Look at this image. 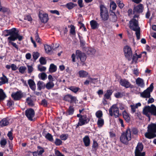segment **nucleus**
Segmentation results:
<instances>
[{
  "label": "nucleus",
  "mask_w": 156,
  "mask_h": 156,
  "mask_svg": "<svg viewBox=\"0 0 156 156\" xmlns=\"http://www.w3.org/2000/svg\"><path fill=\"white\" fill-rule=\"evenodd\" d=\"M9 34L10 35L7 38V40L9 44H12L17 49H18V48L16 44L12 41H14L18 39L19 41H21L23 37L20 35L18 33V31L15 28H13L9 31L8 32Z\"/></svg>",
  "instance_id": "nucleus-1"
},
{
  "label": "nucleus",
  "mask_w": 156,
  "mask_h": 156,
  "mask_svg": "<svg viewBox=\"0 0 156 156\" xmlns=\"http://www.w3.org/2000/svg\"><path fill=\"white\" fill-rule=\"evenodd\" d=\"M148 132L145 134V137L148 139H151L156 136L154 134L156 133V123H151L148 126Z\"/></svg>",
  "instance_id": "nucleus-2"
},
{
  "label": "nucleus",
  "mask_w": 156,
  "mask_h": 156,
  "mask_svg": "<svg viewBox=\"0 0 156 156\" xmlns=\"http://www.w3.org/2000/svg\"><path fill=\"white\" fill-rule=\"evenodd\" d=\"M76 55L74 54H73L71 56L72 61L73 62L77 61L79 62V59L82 62H84L86 60V57L84 53H82L80 51L77 50L76 51Z\"/></svg>",
  "instance_id": "nucleus-3"
},
{
  "label": "nucleus",
  "mask_w": 156,
  "mask_h": 156,
  "mask_svg": "<svg viewBox=\"0 0 156 156\" xmlns=\"http://www.w3.org/2000/svg\"><path fill=\"white\" fill-rule=\"evenodd\" d=\"M143 112L144 114L149 118L150 114L156 116V107L153 105L151 106H146L143 109Z\"/></svg>",
  "instance_id": "nucleus-4"
},
{
  "label": "nucleus",
  "mask_w": 156,
  "mask_h": 156,
  "mask_svg": "<svg viewBox=\"0 0 156 156\" xmlns=\"http://www.w3.org/2000/svg\"><path fill=\"white\" fill-rule=\"evenodd\" d=\"M131 139V131L129 129H126L125 132L122 133L120 138L121 142L124 144L127 143Z\"/></svg>",
  "instance_id": "nucleus-5"
},
{
  "label": "nucleus",
  "mask_w": 156,
  "mask_h": 156,
  "mask_svg": "<svg viewBox=\"0 0 156 156\" xmlns=\"http://www.w3.org/2000/svg\"><path fill=\"white\" fill-rule=\"evenodd\" d=\"M138 15H135L133 19L130 21L129 22V28L134 31L140 29L138 25V20L135 19L136 18H138Z\"/></svg>",
  "instance_id": "nucleus-6"
},
{
  "label": "nucleus",
  "mask_w": 156,
  "mask_h": 156,
  "mask_svg": "<svg viewBox=\"0 0 156 156\" xmlns=\"http://www.w3.org/2000/svg\"><path fill=\"white\" fill-rule=\"evenodd\" d=\"M109 113L111 116L114 115L115 118L119 115V112L118 106L117 104L113 105L109 109Z\"/></svg>",
  "instance_id": "nucleus-7"
},
{
  "label": "nucleus",
  "mask_w": 156,
  "mask_h": 156,
  "mask_svg": "<svg viewBox=\"0 0 156 156\" xmlns=\"http://www.w3.org/2000/svg\"><path fill=\"white\" fill-rule=\"evenodd\" d=\"M100 16L102 19L104 20H107L108 18V13L107 8L103 5L100 6Z\"/></svg>",
  "instance_id": "nucleus-8"
},
{
  "label": "nucleus",
  "mask_w": 156,
  "mask_h": 156,
  "mask_svg": "<svg viewBox=\"0 0 156 156\" xmlns=\"http://www.w3.org/2000/svg\"><path fill=\"white\" fill-rule=\"evenodd\" d=\"M153 88V84L151 83L149 87L140 93V96L144 98H150L151 93L152 91Z\"/></svg>",
  "instance_id": "nucleus-9"
},
{
  "label": "nucleus",
  "mask_w": 156,
  "mask_h": 156,
  "mask_svg": "<svg viewBox=\"0 0 156 156\" xmlns=\"http://www.w3.org/2000/svg\"><path fill=\"white\" fill-rule=\"evenodd\" d=\"M125 56L129 60H131L132 52L131 48L128 46H126L123 48Z\"/></svg>",
  "instance_id": "nucleus-10"
},
{
  "label": "nucleus",
  "mask_w": 156,
  "mask_h": 156,
  "mask_svg": "<svg viewBox=\"0 0 156 156\" xmlns=\"http://www.w3.org/2000/svg\"><path fill=\"white\" fill-rule=\"evenodd\" d=\"M143 148V146L141 143H138L135 151V156H144L145 153L141 152Z\"/></svg>",
  "instance_id": "nucleus-11"
},
{
  "label": "nucleus",
  "mask_w": 156,
  "mask_h": 156,
  "mask_svg": "<svg viewBox=\"0 0 156 156\" xmlns=\"http://www.w3.org/2000/svg\"><path fill=\"white\" fill-rule=\"evenodd\" d=\"M90 121V119L85 115L81 116L79 118L77 126H82L87 123Z\"/></svg>",
  "instance_id": "nucleus-12"
},
{
  "label": "nucleus",
  "mask_w": 156,
  "mask_h": 156,
  "mask_svg": "<svg viewBox=\"0 0 156 156\" xmlns=\"http://www.w3.org/2000/svg\"><path fill=\"white\" fill-rule=\"evenodd\" d=\"M25 114L28 119L32 121L33 120V118L34 116L35 112L33 109L30 108L26 110Z\"/></svg>",
  "instance_id": "nucleus-13"
},
{
  "label": "nucleus",
  "mask_w": 156,
  "mask_h": 156,
  "mask_svg": "<svg viewBox=\"0 0 156 156\" xmlns=\"http://www.w3.org/2000/svg\"><path fill=\"white\" fill-rule=\"evenodd\" d=\"M39 16L41 21L42 23H46L48 20V15L46 13H42L40 12Z\"/></svg>",
  "instance_id": "nucleus-14"
},
{
  "label": "nucleus",
  "mask_w": 156,
  "mask_h": 156,
  "mask_svg": "<svg viewBox=\"0 0 156 156\" xmlns=\"http://www.w3.org/2000/svg\"><path fill=\"white\" fill-rule=\"evenodd\" d=\"M144 9L143 5L142 4H140L135 6L133 9L134 13H140L142 12Z\"/></svg>",
  "instance_id": "nucleus-15"
},
{
  "label": "nucleus",
  "mask_w": 156,
  "mask_h": 156,
  "mask_svg": "<svg viewBox=\"0 0 156 156\" xmlns=\"http://www.w3.org/2000/svg\"><path fill=\"white\" fill-rule=\"evenodd\" d=\"M120 83L121 86L126 88L129 87L131 86V83L126 79L121 80L120 81Z\"/></svg>",
  "instance_id": "nucleus-16"
},
{
  "label": "nucleus",
  "mask_w": 156,
  "mask_h": 156,
  "mask_svg": "<svg viewBox=\"0 0 156 156\" xmlns=\"http://www.w3.org/2000/svg\"><path fill=\"white\" fill-rule=\"evenodd\" d=\"M12 98L15 100H18L20 99L22 97V94L20 92H17L12 93Z\"/></svg>",
  "instance_id": "nucleus-17"
},
{
  "label": "nucleus",
  "mask_w": 156,
  "mask_h": 156,
  "mask_svg": "<svg viewBox=\"0 0 156 156\" xmlns=\"http://www.w3.org/2000/svg\"><path fill=\"white\" fill-rule=\"evenodd\" d=\"M64 99L66 101H70L71 103L75 102L76 100V98L75 97L69 94L66 95Z\"/></svg>",
  "instance_id": "nucleus-18"
},
{
  "label": "nucleus",
  "mask_w": 156,
  "mask_h": 156,
  "mask_svg": "<svg viewBox=\"0 0 156 156\" xmlns=\"http://www.w3.org/2000/svg\"><path fill=\"white\" fill-rule=\"evenodd\" d=\"M136 84L139 87L143 88L145 86L144 80L140 77H138L136 80Z\"/></svg>",
  "instance_id": "nucleus-19"
},
{
  "label": "nucleus",
  "mask_w": 156,
  "mask_h": 156,
  "mask_svg": "<svg viewBox=\"0 0 156 156\" xmlns=\"http://www.w3.org/2000/svg\"><path fill=\"white\" fill-rule=\"evenodd\" d=\"M9 118H4L0 121V126L2 127L8 125L10 123Z\"/></svg>",
  "instance_id": "nucleus-20"
},
{
  "label": "nucleus",
  "mask_w": 156,
  "mask_h": 156,
  "mask_svg": "<svg viewBox=\"0 0 156 156\" xmlns=\"http://www.w3.org/2000/svg\"><path fill=\"white\" fill-rule=\"evenodd\" d=\"M142 56V54L136 52L133 55L132 58V62H134L136 63L137 62V60L138 58H140Z\"/></svg>",
  "instance_id": "nucleus-21"
},
{
  "label": "nucleus",
  "mask_w": 156,
  "mask_h": 156,
  "mask_svg": "<svg viewBox=\"0 0 156 156\" xmlns=\"http://www.w3.org/2000/svg\"><path fill=\"white\" fill-rule=\"evenodd\" d=\"M3 76L0 78L1 81H0V86L3 84L8 83V79L3 74H2Z\"/></svg>",
  "instance_id": "nucleus-22"
},
{
  "label": "nucleus",
  "mask_w": 156,
  "mask_h": 156,
  "mask_svg": "<svg viewBox=\"0 0 156 156\" xmlns=\"http://www.w3.org/2000/svg\"><path fill=\"white\" fill-rule=\"evenodd\" d=\"M78 74L80 77L85 78L87 76L88 73L86 71L81 70L78 72Z\"/></svg>",
  "instance_id": "nucleus-23"
},
{
  "label": "nucleus",
  "mask_w": 156,
  "mask_h": 156,
  "mask_svg": "<svg viewBox=\"0 0 156 156\" xmlns=\"http://www.w3.org/2000/svg\"><path fill=\"white\" fill-rule=\"evenodd\" d=\"M28 84L30 88L33 90L36 89V85L34 81L32 80H29L28 81Z\"/></svg>",
  "instance_id": "nucleus-24"
},
{
  "label": "nucleus",
  "mask_w": 156,
  "mask_h": 156,
  "mask_svg": "<svg viewBox=\"0 0 156 156\" xmlns=\"http://www.w3.org/2000/svg\"><path fill=\"white\" fill-rule=\"evenodd\" d=\"M83 142L86 147L88 146L90 144V139L88 136H86L83 139Z\"/></svg>",
  "instance_id": "nucleus-25"
},
{
  "label": "nucleus",
  "mask_w": 156,
  "mask_h": 156,
  "mask_svg": "<svg viewBox=\"0 0 156 156\" xmlns=\"http://www.w3.org/2000/svg\"><path fill=\"white\" fill-rule=\"evenodd\" d=\"M38 89L39 90H41V89H44L45 87V85L42 81H39L37 83Z\"/></svg>",
  "instance_id": "nucleus-26"
},
{
  "label": "nucleus",
  "mask_w": 156,
  "mask_h": 156,
  "mask_svg": "<svg viewBox=\"0 0 156 156\" xmlns=\"http://www.w3.org/2000/svg\"><path fill=\"white\" fill-rule=\"evenodd\" d=\"M112 92L113 91L112 90H108L106 93L104 95V98L108 99H110V96L112 94Z\"/></svg>",
  "instance_id": "nucleus-27"
},
{
  "label": "nucleus",
  "mask_w": 156,
  "mask_h": 156,
  "mask_svg": "<svg viewBox=\"0 0 156 156\" xmlns=\"http://www.w3.org/2000/svg\"><path fill=\"white\" fill-rule=\"evenodd\" d=\"M90 24L91 28L93 29H95L97 28L98 26V24L95 20H92L90 22Z\"/></svg>",
  "instance_id": "nucleus-28"
},
{
  "label": "nucleus",
  "mask_w": 156,
  "mask_h": 156,
  "mask_svg": "<svg viewBox=\"0 0 156 156\" xmlns=\"http://www.w3.org/2000/svg\"><path fill=\"white\" fill-rule=\"evenodd\" d=\"M54 86V84L52 81L48 82L45 85L46 88L48 90L50 89Z\"/></svg>",
  "instance_id": "nucleus-29"
},
{
  "label": "nucleus",
  "mask_w": 156,
  "mask_h": 156,
  "mask_svg": "<svg viewBox=\"0 0 156 156\" xmlns=\"http://www.w3.org/2000/svg\"><path fill=\"white\" fill-rule=\"evenodd\" d=\"M57 70L56 66L53 64H51L49 68V71L50 73H53L55 72Z\"/></svg>",
  "instance_id": "nucleus-30"
},
{
  "label": "nucleus",
  "mask_w": 156,
  "mask_h": 156,
  "mask_svg": "<svg viewBox=\"0 0 156 156\" xmlns=\"http://www.w3.org/2000/svg\"><path fill=\"white\" fill-rule=\"evenodd\" d=\"M122 114L123 117L125 120L127 121H129L130 119V117L128 114L126 112L124 111L122 112Z\"/></svg>",
  "instance_id": "nucleus-31"
},
{
  "label": "nucleus",
  "mask_w": 156,
  "mask_h": 156,
  "mask_svg": "<svg viewBox=\"0 0 156 156\" xmlns=\"http://www.w3.org/2000/svg\"><path fill=\"white\" fill-rule=\"evenodd\" d=\"M44 152L43 149L41 148L39 151H37V152H35L33 153L34 156H39L41 155Z\"/></svg>",
  "instance_id": "nucleus-32"
},
{
  "label": "nucleus",
  "mask_w": 156,
  "mask_h": 156,
  "mask_svg": "<svg viewBox=\"0 0 156 156\" xmlns=\"http://www.w3.org/2000/svg\"><path fill=\"white\" fill-rule=\"evenodd\" d=\"M104 124V120L102 118L98 119L97 121V125L99 127H101Z\"/></svg>",
  "instance_id": "nucleus-33"
},
{
  "label": "nucleus",
  "mask_w": 156,
  "mask_h": 156,
  "mask_svg": "<svg viewBox=\"0 0 156 156\" xmlns=\"http://www.w3.org/2000/svg\"><path fill=\"white\" fill-rule=\"evenodd\" d=\"M47 76V75L45 73H42L38 75L39 78L43 80H44L46 79Z\"/></svg>",
  "instance_id": "nucleus-34"
},
{
  "label": "nucleus",
  "mask_w": 156,
  "mask_h": 156,
  "mask_svg": "<svg viewBox=\"0 0 156 156\" xmlns=\"http://www.w3.org/2000/svg\"><path fill=\"white\" fill-rule=\"evenodd\" d=\"M44 48L46 53H49L51 52V48L50 46L48 45H45L44 46Z\"/></svg>",
  "instance_id": "nucleus-35"
},
{
  "label": "nucleus",
  "mask_w": 156,
  "mask_h": 156,
  "mask_svg": "<svg viewBox=\"0 0 156 156\" xmlns=\"http://www.w3.org/2000/svg\"><path fill=\"white\" fill-rule=\"evenodd\" d=\"M95 115L98 119L101 118L103 116L102 112L101 110L98 111L96 112Z\"/></svg>",
  "instance_id": "nucleus-36"
},
{
  "label": "nucleus",
  "mask_w": 156,
  "mask_h": 156,
  "mask_svg": "<svg viewBox=\"0 0 156 156\" xmlns=\"http://www.w3.org/2000/svg\"><path fill=\"white\" fill-rule=\"evenodd\" d=\"M45 137L50 141L51 142H53V136L51 135L49 133H48L46 135Z\"/></svg>",
  "instance_id": "nucleus-37"
},
{
  "label": "nucleus",
  "mask_w": 156,
  "mask_h": 156,
  "mask_svg": "<svg viewBox=\"0 0 156 156\" xmlns=\"http://www.w3.org/2000/svg\"><path fill=\"white\" fill-rule=\"evenodd\" d=\"M68 135L67 134H63L60 136V138L62 140H65L68 138Z\"/></svg>",
  "instance_id": "nucleus-38"
},
{
  "label": "nucleus",
  "mask_w": 156,
  "mask_h": 156,
  "mask_svg": "<svg viewBox=\"0 0 156 156\" xmlns=\"http://www.w3.org/2000/svg\"><path fill=\"white\" fill-rule=\"evenodd\" d=\"M54 143L56 145L59 146L62 144V141L60 139L56 138V139Z\"/></svg>",
  "instance_id": "nucleus-39"
},
{
  "label": "nucleus",
  "mask_w": 156,
  "mask_h": 156,
  "mask_svg": "<svg viewBox=\"0 0 156 156\" xmlns=\"http://www.w3.org/2000/svg\"><path fill=\"white\" fill-rule=\"evenodd\" d=\"M115 96L117 98H119L122 97L123 96L122 93L117 92L115 94Z\"/></svg>",
  "instance_id": "nucleus-40"
},
{
  "label": "nucleus",
  "mask_w": 156,
  "mask_h": 156,
  "mask_svg": "<svg viewBox=\"0 0 156 156\" xmlns=\"http://www.w3.org/2000/svg\"><path fill=\"white\" fill-rule=\"evenodd\" d=\"M26 101L27 103L30 106H32L33 104V101L29 97L27 98Z\"/></svg>",
  "instance_id": "nucleus-41"
},
{
  "label": "nucleus",
  "mask_w": 156,
  "mask_h": 156,
  "mask_svg": "<svg viewBox=\"0 0 156 156\" xmlns=\"http://www.w3.org/2000/svg\"><path fill=\"white\" fill-rule=\"evenodd\" d=\"M66 6L69 9H71L75 6V5L73 3L70 2L67 4Z\"/></svg>",
  "instance_id": "nucleus-42"
},
{
  "label": "nucleus",
  "mask_w": 156,
  "mask_h": 156,
  "mask_svg": "<svg viewBox=\"0 0 156 156\" xmlns=\"http://www.w3.org/2000/svg\"><path fill=\"white\" fill-rule=\"evenodd\" d=\"M26 69V67L24 66H22L20 67L19 68V72L22 73H24Z\"/></svg>",
  "instance_id": "nucleus-43"
},
{
  "label": "nucleus",
  "mask_w": 156,
  "mask_h": 156,
  "mask_svg": "<svg viewBox=\"0 0 156 156\" xmlns=\"http://www.w3.org/2000/svg\"><path fill=\"white\" fill-rule=\"evenodd\" d=\"M110 6L113 10H115L116 8V4L113 2H112L111 3Z\"/></svg>",
  "instance_id": "nucleus-44"
},
{
  "label": "nucleus",
  "mask_w": 156,
  "mask_h": 156,
  "mask_svg": "<svg viewBox=\"0 0 156 156\" xmlns=\"http://www.w3.org/2000/svg\"><path fill=\"white\" fill-rule=\"evenodd\" d=\"M39 56V53L36 52H34L33 53V57L34 59L36 60Z\"/></svg>",
  "instance_id": "nucleus-45"
},
{
  "label": "nucleus",
  "mask_w": 156,
  "mask_h": 156,
  "mask_svg": "<svg viewBox=\"0 0 156 156\" xmlns=\"http://www.w3.org/2000/svg\"><path fill=\"white\" fill-rule=\"evenodd\" d=\"M7 143L6 140L5 139H3L1 140L0 141L1 146L2 147H4L6 145Z\"/></svg>",
  "instance_id": "nucleus-46"
},
{
  "label": "nucleus",
  "mask_w": 156,
  "mask_h": 156,
  "mask_svg": "<svg viewBox=\"0 0 156 156\" xmlns=\"http://www.w3.org/2000/svg\"><path fill=\"white\" fill-rule=\"evenodd\" d=\"M88 51L89 52V54H94L95 53L96 50L94 48H89L88 49Z\"/></svg>",
  "instance_id": "nucleus-47"
},
{
  "label": "nucleus",
  "mask_w": 156,
  "mask_h": 156,
  "mask_svg": "<svg viewBox=\"0 0 156 156\" xmlns=\"http://www.w3.org/2000/svg\"><path fill=\"white\" fill-rule=\"evenodd\" d=\"M39 61L41 64L42 65H45L46 64V61L43 57L40 58L39 59Z\"/></svg>",
  "instance_id": "nucleus-48"
},
{
  "label": "nucleus",
  "mask_w": 156,
  "mask_h": 156,
  "mask_svg": "<svg viewBox=\"0 0 156 156\" xmlns=\"http://www.w3.org/2000/svg\"><path fill=\"white\" fill-rule=\"evenodd\" d=\"M38 69L41 72L45 71L46 69L45 67L41 65L38 66Z\"/></svg>",
  "instance_id": "nucleus-49"
},
{
  "label": "nucleus",
  "mask_w": 156,
  "mask_h": 156,
  "mask_svg": "<svg viewBox=\"0 0 156 156\" xmlns=\"http://www.w3.org/2000/svg\"><path fill=\"white\" fill-rule=\"evenodd\" d=\"M140 29H137L136 30H134L136 31V34L137 39L139 40L140 39Z\"/></svg>",
  "instance_id": "nucleus-50"
},
{
  "label": "nucleus",
  "mask_w": 156,
  "mask_h": 156,
  "mask_svg": "<svg viewBox=\"0 0 156 156\" xmlns=\"http://www.w3.org/2000/svg\"><path fill=\"white\" fill-rule=\"evenodd\" d=\"M74 112V109L72 107L70 106L68 110V112L69 115H71Z\"/></svg>",
  "instance_id": "nucleus-51"
},
{
  "label": "nucleus",
  "mask_w": 156,
  "mask_h": 156,
  "mask_svg": "<svg viewBox=\"0 0 156 156\" xmlns=\"http://www.w3.org/2000/svg\"><path fill=\"white\" fill-rule=\"evenodd\" d=\"M70 89L73 92L76 93L79 90V88L75 87H71L70 88Z\"/></svg>",
  "instance_id": "nucleus-52"
},
{
  "label": "nucleus",
  "mask_w": 156,
  "mask_h": 156,
  "mask_svg": "<svg viewBox=\"0 0 156 156\" xmlns=\"http://www.w3.org/2000/svg\"><path fill=\"white\" fill-rule=\"evenodd\" d=\"M90 80L91 81V83H96L98 81V80L97 78H92L91 77H90Z\"/></svg>",
  "instance_id": "nucleus-53"
},
{
  "label": "nucleus",
  "mask_w": 156,
  "mask_h": 156,
  "mask_svg": "<svg viewBox=\"0 0 156 156\" xmlns=\"http://www.w3.org/2000/svg\"><path fill=\"white\" fill-rule=\"evenodd\" d=\"M28 71V72L29 73H31L33 70V68L31 66H27Z\"/></svg>",
  "instance_id": "nucleus-54"
},
{
  "label": "nucleus",
  "mask_w": 156,
  "mask_h": 156,
  "mask_svg": "<svg viewBox=\"0 0 156 156\" xmlns=\"http://www.w3.org/2000/svg\"><path fill=\"white\" fill-rule=\"evenodd\" d=\"M90 78V77H89L84 82V85H88L90 83H91Z\"/></svg>",
  "instance_id": "nucleus-55"
},
{
  "label": "nucleus",
  "mask_w": 156,
  "mask_h": 156,
  "mask_svg": "<svg viewBox=\"0 0 156 156\" xmlns=\"http://www.w3.org/2000/svg\"><path fill=\"white\" fill-rule=\"evenodd\" d=\"M25 20H27L29 21H31L32 20V19L30 16L27 15L25 16L24 18Z\"/></svg>",
  "instance_id": "nucleus-56"
},
{
  "label": "nucleus",
  "mask_w": 156,
  "mask_h": 156,
  "mask_svg": "<svg viewBox=\"0 0 156 156\" xmlns=\"http://www.w3.org/2000/svg\"><path fill=\"white\" fill-rule=\"evenodd\" d=\"M70 32L71 33L74 34H75V27H74L73 25L71 26V29L70 30Z\"/></svg>",
  "instance_id": "nucleus-57"
},
{
  "label": "nucleus",
  "mask_w": 156,
  "mask_h": 156,
  "mask_svg": "<svg viewBox=\"0 0 156 156\" xmlns=\"http://www.w3.org/2000/svg\"><path fill=\"white\" fill-rule=\"evenodd\" d=\"M131 112L134 113L136 111V108L135 106V105H131Z\"/></svg>",
  "instance_id": "nucleus-58"
},
{
  "label": "nucleus",
  "mask_w": 156,
  "mask_h": 156,
  "mask_svg": "<svg viewBox=\"0 0 156 156\" xmlns=\"http://www.w3.org/2000/svg\"><path fill=\"white\" fill-rule=\"evenodd\" d=\"M50 12L53 14H55L58 15H59V13L58 11L56 10H51L50 11Z\"/></svg>",
  "instance_id": "nucleus-59"
},
{
  "label": "nucleus",
  "mask_w": 156,
  "mask_h": 156,
  "mask_svg": "<svg viewBox=\"0 0 156 156\" xmlns=\"http://www.w3.org/2000/svg\"><path fill=\"white\" fill-rule=\"evenodd\" d=\"M9 137V138L10 140H12L13 139V137L12 136V133L11 131H9L7 135Z\"/></svg>",
  "instance_id": "nucleus-60"
},
{
  "label": "nucleus",
  "mask_w": 156,
  "mask_h": 156,
  "mask_svg": "<svg viewBox=\"0 0 156 156\" xmlns=\"http://www.w3.org/2000/svg\"><path fill=\"white\" fill-rule=\"evenodd\" d=\"M11 68L13 70H16L17 69V67L16 66L13 64H11Z\"/></svg>",
  "instance_id": "nucleus-61"
},
{
  "label": "nucleus",
  "mask_w": 156,
  "mask_h": 156,
  "mask_svg": "<svg viewBox=\"0 0 156 156\" xmlns=\"http://www.w3.org/2000/svg\"><path fill=\"white\" fill-rule=\"evenodd\" d=\"M83 0H78V4L80 8H82L83 6V5L82 4Z\"/></svg>",
  "instance_id": "nucleus-62"
},
{
  "label": "nucleus",
  "mask_w": 156,
  "mask_h": 156,
  "mask_svg": "<svg viewBox=\"0 0 156 156\" xmlns=\"http://www.w3.org/2000/svg\"><path fill=\"white\" fill-rule=\"evenodd\" d=\"M35 39L36 41L38 43H41L40 39L39 38L38 35H37L35 36Z\"/></svg>",
  "instance_id": "nucleus-63"
},
{
  "label": "nucleus",
  "mask_w": 156,
  "mask_h": 156,
  "mask_svg": "<svg viewBox=\"0 0 156 156\" xmlns=\"http://www.w3.org/2000/svg\"><path fill=\"white\" fill-rule=\"evenodd\" d=\"M140 115L141 114L140 112H137L135 113V115L136 117L140 118Z\"/></svg>",
  "instance_id": "nucleus-64"
}]
</instances>
